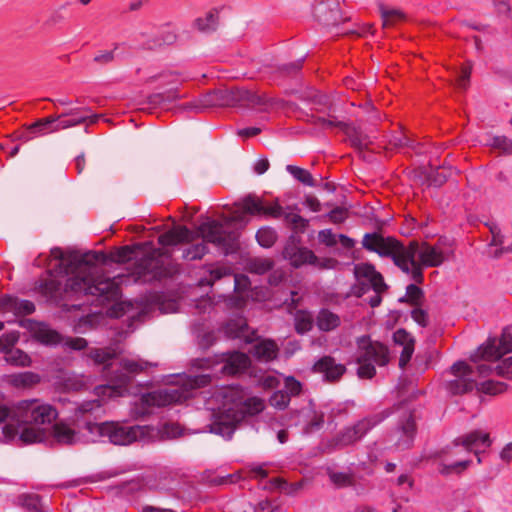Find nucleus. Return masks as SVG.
<instances>
[{
  "label": "nucleus",
  "mask_w": 512,
  "mask_h": 512,
  "mask_svg": "<svg viewBox=\"0 0 512 512\" xmlns=\"http://www.w3.org/2000/svg\"><path fill=\"white\" fill-rule=\"evenodd\" d=\"M0 418V442L24 446L45 443L53 446L72 445L88 442H109L126 446L134 442L150 443L165 439H174L185 434L178 423L153 425H128L118 421L96 423L87 421L81 432H77L64 423H52L51 418H33L34 421H20L21 418Z\"/></svg>",
  "instance_id": "nucleus-1"
},
{
  "label": "nucleus",
  "mask_w": 512,
  "mask_h": 512,
  "mask_svg": "<svg viewBox=\"0 0 512 512\" xmlns=\"http://www.w3.org/2000/svg\"><path fill=\"white\" fill-rule=\"evenodd\" d=\"M220 374L236 375L244 372L250 365V359L245 353L233 352L217 356L214 359H197L194 363L199 369L212 370V373L199 375L177 374L168 377L167 383L171 386L143 394L141 404L146 408L164 407L185 401L193 395V391L207 386L212 377H217L215 366L220 365Z\"/></svg>",
  "instance_id": "nucleus-2"
},
{
  "label": "nucleus",
  "mask_w": 512,
  "mask_h": 512,
  "mask_svg": "<svg viewBox=\"0 0 512 512\" xmlns=\"http://www.w3.org/2000/svg\"><path fill=\"white\" fill-rule=\"evenodd\" d=\"M51 256L60 261L64 273L68 276L65 292L73 295H91L103 301H116L120 297V276L106 278L96 266L97 261H104V252L94 251L83 255L64 256L60 248H53Z\"/></svg>",
  "instance_id": "nucleus-3"
},
{
  "label": "nucleus",
  "mask_w": 512,
  "mask_h": 512,
  "mask_svg": "<svg viewBox=\"0 0 512 512\" xmlns=\"http://www.w3.org/2000/svg\"><path fill=\"white\" fill-rule=\"evenodd\" d=\"M362 245L382 257H391L395 265L417 283L423 280V268L438 267L452 255V250L444 249L441 242L435 245L411 242L404 247L394 238L383 237L378 233L365 234Z\"/></svg>",
  "instance_id": "nucleus-4"
},
{
  "label": "nucleus",
  "mask_w": 512,
  "mask_h": 512,
  "mask_svg": "<svg viewBox=\"0 0 512 512\" xmlns=\"http://www.w3.org/2000/svg\"><path fill=\"white\" fill-rule=\"evenodd\" d=\"M212 416H256L265 408L263 399L252 396L243 398L242 390L236 387H223L218 389L207 402Z\"/></svg>",
  "instance_id": "nucleus-5"
},
{
  "label": "nucleus",
  "mask_w": 512,
  "mask_h": 512,
  "mask_svg": "<svg viewBox=\"0 0 512 512\" xmlns=\"http://www.w3.org/2000/svg\"><path fill=\"white\" fill-rule=\"evenodd\" d=\"M198 233L203 239L202 242L192 244L183 250L182 257L188 261L200 260L208 252L206 242L213 243L225 254L229 253L236 240L233 233L226 232L219 222L207 220L198 227Z\"/></svg>",
  "instance_id": "nucleus-6"
},
{
  "label": "nucleus",
  "mask_w": 512,
  "mask_h": 512,
  "mask_svg": "<svg viewBox=\"0 0 512 512\" xmlns=\"http://www.w3.org/2000/svg\"><path fill=\"white\" fill-rule=\"evenodd\" d=\"M178 271V265L171 260L170 253L162 249H153L135 263L131 276L135 282L149 283L171 277Z\"/></svg>",
  "instance_id": "nucleus-7"
},
{
  "label": "nucleus",
  "mask_w": 512,
  "mask_h": 512,
  "mask_svg": "<svg viewBox=\"0 0 512 512\" xmlns=\"http://www.w3.org/2000/svg\"><path fill=\"white\" fill-rule=\"evenodd\" d=\"M475 364L471 366L464 361H457L445 374L444 387L451 394H463L472 391L477 386V377L488 374L491 366L488 364Z\"/></svg>",
  "instance_id": "nucleus-8"
},
{
  "label": "nucleus",
  "mask_w": 512,
  "mask_h": 512,
  "mask_svg": "<svg viewBox=\"0 0 512 512\" xmlns=\"http://www.w3.org/2000/svg\"><path fill=\"white\" fill-rule=\"evenodd\" d=\"M359 365L357 373L360 378H372L375 375V365L387 364L388 349L379 342H372L369 337L358 339V351L356 356Z\"/></svg>",
  "instance_id": "nucleus-9"
},
{
  "label": "nucleus",
  "mask_w": 512,
  "mask_h": 512,
  "mask_svg": "<svg viewBox=\"0 0 512 512\" xmlns=\"http://www.w3.org/2000/svg\"><path fill=\"white\" fill-rule=\"evenodd\" d=\"M152 363L143 360L122 359L120 362L121 371H117L111 380L116 384L100 385L95 388V394L104 399L105 397H119L126 391V385L131 381L133 375L140 373Z\"/></svg>",
  "instance_id": "nucleus-10"
},
{
  "label": "nucleus",
  "mask_w": 512,
  "mask_h": 512,
  "mask_svg": "<svg viewBox=\"0 0 512 512\" xmlns=\"http://www.w3.org/2000/svg\"><path fill=\"white\" fill-rule=\"evenodd\" d=\"M469 454L459 438H455L450 445L435 452L434 457L439 459L438 472L443 476L462 473L471 464Z\"/></svg>",
  "instance_id": "nucleus-11"
},
{
  "label": "nucleus",
  "mask_w": 512,
  "mask_h": 512,
  "mask_svg": "<svg viewBox=\"0 0 512 512\" xmlns=\"http://www.w3.org/2000/svg\"><path fill=\"white\" fill-rule=\"evenodd\" d=\"M356 283L352 286V294L362 297L369 289L377 293H385L388 289L384 278L375 267L369 263H359L354 267Z\"/></svg>",
  "instance_id": "nucleus-12"
},
{
  "label": "nucleus",
  "mask_w": 512,
  "mask_h": 512,
  "mask_svg": "<svg viewBox=\"0 0 512 512\" xmlns=\"http://www.w3.org/2000/svg\"><path fill=\"white\" fill-rule=\"evenodd\" d=\"M509 352H512V325L503 330L500 339L489 338L471 354L470 359L474 362L480 360L496 361Z\"/></svg>",
  "instance_id": "nucleus-13"
},
{
  "label": "nucleus",
  "mask_w": 512,
  "mask_h": 512,
  "mask_svg": "<svg viewBox=\"0 0 512 512\" xmlns=\"http://www.w3.org/2000/svg\"><path fill=\"white\" fill-rule=\"evenodd\" d=\"M312 14L319 24L327 28L342 21L339 0H314Z\"/></svg>",
  "instance_id": "nucleus-14"
},
{
  "label": "nucleus",
  "mask_w": 512,
  "mask_h": 512,
  "mask_svg": "<svg viewBox=\"0 0 512 512\" xmlns=\"http://www.w3.org/2000/svg\"><path fill=\"white\" fill-rule=\"evenodd\" d=\"M417 425L415 418H400L395 429L391 432L389 440L399 451L410 449L414 443Z\"/></svg>",
  "instance_id": "nucleus-15"
},
{
  "label": "nucleus",
  "mask_w": 512,
  "mask_h": 512,
  "mask_svg": "<svg viewBox=\"0 0 512 512\" xmlns=\"http://www.w3.org/2000/svg\"><path fill=\"white\" fill-rule=\"evenodd\" d=\"M317 123L323 129L339 128L345 130V133L347 134L351 145L354 146L355 148L364 149L367 148L370 143H372L371 139L367 135L356 130L355 128L348 127L345 123L337 121L334 118L326 119L319 117L317 119Z\"/></svg>",
  "instance_id": "nucleus-16"
},
{
  "label": "nucleus",
  "mask_w": 512,
  "mask_h": 512,
  "mask_svg": "<svg viewBox=\"0 0 512 512\" xmlns=\"http://www.w3.org/2000/svg\"><path fill=\"white\" fill-rule=\"evenodd\" d=\"M236 208L232 212L228 221L233 223L246 224V215H262L264 205L262 201L254 196H247L235 204Z\"/></svg>",
  "instance_id": "nucleus-17"
},
{
  "label": "nucleus",
  "mask_w": 512,
  "mask_h": 512,
  "mask_svg": "<svg viewBox=\"0 0 512 512\" xmlns=\"http://www.w3.org/2000/svg\"><path fill=\"white\" fill-rule=\"evenodd\" d=\"M56 117L59 118L57 121L58 128L63 130L83 123L94 124L101 116L98 114H89L88 110L77 108Z\"/></svg>",
  "instance_id": "nucleus-18"
},
{
  "label": "nucleus",
  "mask_w": 512,
  "mask_h": 512,
  "mask_svg": "<svg viewBox=\"0 0 512 512\" xmlns=\"http://www.w3.org/2000/svg\"><path fill=\"white\" fill-rule=\"evenodd\" d=\"M213 421L205 426L204 430H195L189 432L200 433L209 432L221 436L225 440H230L237 429V425L241 418H211Z\"/></svg>",
  "instance_id": "nucleus-19"
},
{
  "label": "nucleus",
  "mask_w": 512,
  "mask_h": 512,
  "mask_svg": "<svg viewBox=\"0 0 512 512\" xmlns=\"http://www.w3.org/2000/svg\"><path fill=\"white\" fill-rule=\"evenodd\" d=\"M17 413L27 416H58L56 409L39 399L22 400L15 405Z\"/></svg>",
  "instance_id": "nucleus-20"
},
{
  "label": "nucleus",
  "mask_w": 512,
  "mask_h": 512,
  "mask_svg": "<svg viewBox=\"0 0 512 512\" xmlns=\"http://www.w3.org/2000/svg\"><path fill=\"white\" fill-rule=\"evenodd\" d=\"M34 311L35 306L29 300H21L8 295L0 298V312L3 314L11 313L17 317L32 314Z\"/></svg>",
  "instance_id": "nucleus-21"
},
{
  "label": "nucleus",
  "mask_w": 512,
  "mask_h": 512,
  "mask_svg": "<svg viewBox=\"0 0 512 512\" xmlns=\"http://www.w3.org/2000/svg\"><path fill=\"white\" fill-rule=\"evenodd\" d=\"M373 418H361L353 427L346 428L339 437L341 445H349L360 440L378 422H371Z\"/></svg>",
  "instance_id": "nucleus-22"
},
{
  "label": "nucleus",
  "mask_w": 512,
  "mask_h": 512,
  "mask_svg": "<svg viewBox=\"0 0 512 512\" xmlns=\"http://www.w3.org/2000/svg\"><path fill=\"white\" fill-rule=\"evenodd\" d=\"M395 345L402 348L399 359V366L404 368L414 353V338L404 329H398L393 334Z\"/></svg>",
  "instance_id": "nucleus-23"
},
{
  "label": "nucleus",
  "mask_w": 512,
  "mask_h": 512,
  "mask_svg": "<svg viewBox=\"0 0 512 512\" xmlns=\"http://www.w3.org/2000/svg\"><path fill=\"white\" fill-rule=\"evenodd\" d=\"M458 438L469 453L478 450L479 447L489 448L493 443L490 434L481 429L470 431Z\"/></svg>",
  "instance_id": "nucleus-24"
},
{
  "label": "nucleus",
  "mask_w": 512,
  "mask_h": 512,
  "mask_svg": "<svg viewBox=\"0 0 512 512\" xmlns=\"http://www.w3.org/2000/svg\"><path fill=\"white\" fill-rule=\"evenodd\" d=\"M283 256L294 267H300L304 264H315L317 260V257L311 250L294 245L286 246L283 250Z\"/></svg>",
  "instance_id": "nucleus-25"
},
{
  "label": "nucleus",
  "mask_w": 512,
  "mask_h": 512,
  "mask_svg": "<svg viewBox=\"0 0 512 512\" xmlns=\"http://www.w3.org/2000/svg\"><path fill=\"white\" fill-rule=\"evenodd\" d=\"M195 234L185 226H176L159 236L158 242L162 246H174L183 242H192Z\"/></svg>",
  "instance_id": "nucleus-26"
},
{
  "label": "nucleus",
  "mask_w": 512,
  "mask_h": 512,
  "mask_svg": "<svg viewBox=\"0 0 512 512\" xmlns=\"http://www.w3.org/2000/svg\"><path fill=\"white\" fill-rule=\"evenodd\" d=\"M314 369L323 373L328 380H336L345 372V367L342 364H336L331 357L321 358L315 363Z\"/></svg>",
  "instance_id": "nucleus-27"
},
{
  "label": "nucleus",
  "mask_w": 512,
  "mask_h": 512,
  "mask_svg": "<svg viewBox=\"0 0 512 512\" xmlns=\"http://www.w3.org/2000/svg\"><path fill=\"white\" fill-rule=\"evenodd\" d=\"M225 333L231 338H242L246 342L252 341L247 321L240 316L228 321L225 326Z\"/></svg>",
  "instance_id": "nucleus-28"
},
{
  "label": "nucleus",
  "mask_w": 512,
  "mask_h": 512,
  "mask_svg": "<svg viewBox=\"0 0 512 512\" xmlns=\"http://www.w3.org/2000/svg\"><path fill=\"white\" fill-rule=\"evenodd\" d=\"M250 286L249 278L243 274L234 275V289L236 296L229 299V305L235 308H242L245 304L244 297L247 296V289Z\"/></svg>",
  "instance_id": "nucleus-29"
},
{
  "label": "nucleus",
  "mask_w": 512,
  "mask_h": 512,
  "mask_svg": "<svg viewBox=\"0 0 512 512\" xmlns=\"http://www.w3.org/2000/svg\"><path fill=\"white\" fill-rule=\"evenodd\" d=\"M146 246L151 247V242H147L144 244H136L134 246H123L120 248H117L114 252H111L110 255H106V258L104 261L99 260L98 262L105 263L107 260H110L115 263H125L129 260H131L132 255L135 250L137 249H143Z\"/></svg>",
  "instance_id": "nucleus-30"
},
{
  "label": "nucleus",
  "mask_w": 512,
  "mask_h": 512,
  "mask_svg": "<svg viewBox=\"0 0 512 512\" xmlns=\"http://www.w3.org/2000/svg\"><path fill=\"white\" fill-rule=\"evenodd\" d=\"M253 355L261 361H271L276 358L278 346L272 340H262L253 347Z\"/></svg>",
  "instance_id": "nucleus-31"
},
{
  "label": "nucleus",
  "mask_w": 512,
  "mask_h": 512,
  "mask_svg": "<svg viewBox=\"0 0 512 512\" xmlns=\"http://www.w3.org/2000/svg\"><path fill=\"white\" fill-rule=\"evenodd\" d=\"M492 371L493 368L491 367V371L488 374L483 375L481 377H477V386H475L477 392L487 395H497L506 390V384L503 382L494 381L490 379L485 380V377L489 376L492 373Z\"/></svg>",
  "instance_id": "nucleus-32"
},
{
  "label": "nucleus",
  "mask_w": 512,
  "mask_h": 512,
  "mask_svg": "<svg viewBox=\"0 0 512 512\" xmlns=\"http://www.w3.org/2000/svg\"><path fill=\"white\" fill-rule=\"evenodd\" d=\"M40 381V376L34 372L26 371L7 376V382L16 388L31 387Z\"/></svg>",
  "instance_id": "nucleus-33"
},
{
  "label": "nucleus",
  "mask_w": 512,
  "mask_h": 512,
  "mask_svg": "<svg viewBox=\"0 0 512 512\" xmlns=\"http://www.w3.org/2000/svg\"><path fill=\"white\" fill-rule=\"evenodd\" d=\"M340 323V317L328 309H321L316 317V325L321 331L334 330Z\"/></svg>",
  "instance_id": "nucleus-34"
},
{
  "label": "nucleus",
  "mask_w": 512,
  "mask_h": 512,
  "mask_svg": "<svg viewBox=\"0 0 512 512\" xmlns=\"http://www.w3.org/2000/svg\"><path fill=\"white\" fill-rule=\"evenodd\" d=\"M379 12L382 19V26L384 28L393 27L397 23L406 19L403 11L394 8H388L383 4L379 5Z\"/></svg>",
  "instance_id": "nucleus-35"
},
{
  "label": "nucleus",
  "mask_w": 512,
  "mask_h": 512,
  "mask_svg": "<svg viewBox=\"0 0 512 512\" xmlns=\"http://www.w3.org/2000/svg\"><path fill=\"white\" fill-rule=\"evenodd\" d=\"M119 354V351L114 347H108V348H96L92 349L89 352V357L96 363V364H103L105 368H107L110 365V360L115 358Z\"/></svg>",
  "instance_id": "nucleus-36"
},
{
  "label": "nucleus",
  "mask_w": 512,
  "mask_h": 512,
  "mask_svg": "<svg viewBox=\"0 0 512 512\" xmlns=\"http://www.w3.org/2000/svg\"><path fill=\"white\" fill-rule=\"evenodd\" d=\"M58 120H59V118H57L56 116L55 117L50 116L47 118H43V119L35 122L34 124H32L29 129L32 133H35L38 135H45L48 133L56 132V131L60 130L58 128V123H57Z\"/></svg>",
  "instance_id": "nucleus-37"
},
{
  "label": "nucleus",
  "mask_w": 512,
  "mask_h": 512,
  "mask_svg": "<svg viewBox=\"0 0 512 512\" xmlns=\"http://www.w3.org/2000/svg\"><path fill=\"white\" fill-rule=\"evenodd\" d=\"M219 23V16L216 10L207 12L203 17H199L195 20L196 28L204 33L214 31Z\"/></svg>",
  "instance_id": "nucleus-38"
},
{
  "label": "nucleus",
  "mask_w": 512,
  "mask_h": 512,
  "mask_svg": "<svg viewBox=\"0 0 512 512\" xmlns=\"http://www.w3.org/2000/svg\"><path fill=\"white\" fill-rule=\"evenodd\" d=\"M17 502L29 512H45L41 498L37 494H21L18 496Z\"/></svg>",
  "instance_id": "nucleus-39"
},
{
  "label": "nucleus",
  "mask_w": 512,
  "mask_h": 512,
  "mask_svg": "<svg viewBox=\"0 0 512 512\" xmlns=\"http://www.w3.org/2000/svg\"><path fill=\"white\" fill-rule=\"evenodd\" d=\"M247 100L252 106L261 107L268 110L278 106L281 102L277 99L269 97L266 94L247 93Z\"/></svg>",
  "instance_id": "nucleus-40"
},
{
  "label": "nucleus",
  "mask_w": 512,
  "mask_h": 512,
  "mask_svg": "<svg viewBox=\"0 0 512 512\" xmlns=\"http://www.w3.org/2000/svg\"><path fill=\"white\" fill-rule=\"evenodd\" d=\"M295 329L298 333L304 334L310 331L313 327V317L310 312L299 310L294 316Z\"/></svg>",
  "instance_id": "nucleus-41"
},
{
  "label": "nucleus",
  "mask_w": 512,
  "mask_h": 512,
  "mask_svg": "<svg viewBox=\"0 0 512 512\" xmlns=\"http://www.w3.org/2000/svg\"><path fill=\"white\" fill-rule=\"evenodd\" d=\"M209 277L201 279V285H212L215 281L231 274L230 268L223 265H211L207 269Z\"/></svg>",
  "instance_id": "nucleus-42"
},
{
  "label": "nucleus",
  "mask_w": 512,
  "mask_h": 512,
  "mask_svg": "<svg viewBox=\"0 0 512 512\" xmlns=\"http://www.w3.org/2000/svg\"><path fill=\"white\" fill-rule=\"evenodd\" d=\"M418 413V406L412 400H404L396 403L390 414H397L398 416H414Z\"/></svg>",
  "instance_id": "nucleus-43"
},
{
  "label": "nucleus",
  "mask_w": 512,
  "mask_h": 512,
  "mask_svg": "<svg viewBox=\"0 0 512 512\" xmlns=\"http://www.w3.org/2000/svg\"><path fill=\"white\" fill-rule=\"evenodd\" d=\"M256 239L260 246L269 248L276 240V232L268 227L260 228L256 233Z\"/></svg>",
  "instance_id": "nucleus-44"
},
{
  "label": "nucleus",
  "mask_w": 512,
  "mask_h": 512,
  "mask_svg": "<svg viewBox=\"0 0 512 512\" xmlns=\"http://www.w3.org/2000/svg\"><path fill=\"white\" fill-rule=\"evenodd\" d=\"M6 361L16 366H29L31 364L30 357L21 350H11L7 353Z\"/></svg>",
  "instance_id": "nucleus-45"
},
{
  "label": "nucleus",
  "mask_w": 512,
  "mask_h": 512,
  "mask_svg": "<svg viewBox=\"0 0 512 512\" xmlns=\"http://www.w3.org/2000/svg\"><path fill=\"white\" fill-rule=\"evenodd\" d=\"M287 171L296 178L299 182L307 185V186H314L315 183L313 181L312 175L305 169H302L297 166L288 165Z\"/></svg>",
  "instance_id": "nucleus-46"
},
{
  "label": "nucleus",
  "mask_w": 512,
  "mask_h": 512,
  "mask_svg": "<svg viewBox=\"0 0 512 512\" xmlns=\"http://www.w3.org/2000/svg\"><path fill=\"white\" fill-rule=\"evenodd\" d=\"M37 337L42 343L47 345H55L60 342V335L46 326L39 328Z\"/></svg>",
  "instance_id": "nucleus-47"
},
{
  "label": "nucleus",
  "mask_w": 512,
  "mask_h": 512,
  "mask_svg": "<svg viewBox=\"0 0 512 512\" xmlns=\"http://www.w3.org/2000/svg\"><path fill=\"white\" fill-rule=\"evenodd\" d=\"M328 476L330 481L337 487H347L352 484V478L345 472H338L328 469Z\"/></svg>",
  "instance_id": "nucleus-48"
},
{
  "label": "nucleus",
  "mask_w": 512,
  "mask_h": 512,
  "mask_svg": "<svg viewBox=\"0 0 512 512\" xmlns=\"http://www.w3.org/2000/svg\"><path fill=\"white\" fill-rule=\"evenodd\" d=\"M487 144L493 148L501 150L504 153H512V140L505 136H494L488 141Z\"/></svg>",
  "instance_id": "nucleus-49"
},
{
  "label": "nucleus",
  "mask_w": 512,
  "mask_h": 512,
  "mask_svg": "<svg viewBox=\"0 0 512 512\" xmlns=\"http://www.w3.org/2000/svg\"><path fill=\"white\" fill-rule=\"evenodd\" d=\"M290 401L289 395L284 391H276L270 397V405L278 410L285 409Z\"/></svg>",
  "instance_id": "nucleus-50"
},
{
  "label": "nucleus",
  "mask_w": 512,
  "mask_h": 512,
  "mask_svg": "<svg viewBox=\"0 0 512 512\" xmlns=\"http://www.w3.org/2000/svg\"><path fill=\"white\" fill-rule=\"evenodd\" d=\"M421 296H422L421 289L418 286H416L415 284H410L406 288L405 296L401 297L399 299V301H401V302L407 301V302L416 304L420 300Z\"/></svg>",
  "instance_id": "nucleus-51"
},
{
  "label": "nucleus",
  "mask_w": 512,
  "mask_h": 512,
  "mask_svg": "<svg viewBox=\"0 0 512 512\" xmlns=\"http://www.w3.org/2000/svg\"><path fill=\"white\" fill-rule=\"evenodd\" d=\"M288 223L292 224L295 228L304 229L307 225V220L302 218L298 213L285 211L282 216Z\"/></svg>",
  "instance_id": "nucleus-52"
},
{
  "label": "nucleus",
  "mask_w": 512,
  "mask_h": 512,
  "mask_svg": "<svg viewBox=\"0 0 512 512\" xmlns=\"http://www.w3.org/2000/svg\"><path fill=\"white\" fill-rule=\"evenodd\" d=\"M272 268V262L269 259H255L250 264L252 272L263 274Z\"/></svg>",
  "instance_id": "nucleus-53"
},
{
  "label": "nucleus",
  "mask_w": 512,
  "mask_h": 512,
  "mask_svg": "<svg viewBox=\"0 0 512 512\" xmlns=\"http://www.w3.org/2000/svg\"><path fill=\"white\" fill-rule=\"evenodd\" d=\"M494 369L498 375L506 378H512V356L497 364Z\"/></svg>",
  "instance_id": "nucleus-54"
},
{
  "label": "nucleus",
  "mask_w": 512,
  "mask_h": 512,
  "mask_svg": "<svg viewBox=\"0 0 512 512\" xmlns=\"http://www.w3.org/2000/svg\"><path fill=\"white\" fill-rule=\"evenodd\" d=\"M318 239L321 243L328 247L335 246L338 243L337 235L334 234L331 229H324L319 231Z\"/></svg>",
  "instance_id": "nucleus-55"
},
{
  "label": "nucleus",
  "mask_w": 512,
  "mask_h": 512,
  "mask_svg": "<svg viewBox=\"0 0 512 512\" xmlns=\"http://www.w3.org/2000/svg\"><path fill=\"white\" fill-rule=\"evenodd\" d=\"M285 392L290 395H298L301 391V383L292 376L284 378Z\"/></svg>",
  "instance_id": "nucleus-56"
},
{
  "label": "nucleus",
  "mask_w": 512,
  "mask_h": 512,
  "mask_svg": "<svg viewBox=\"0 0 512 512\" xmlns=\"http://www.w3.org/2000/svg\"><path fill=\"white\" fill-rule=\"evenodd\" d=\"M260 385L266 389H272L277 387L281 382V375L279 374H267L261 377Z\"/></svg>",
  "instance_id": "nucleus-57"
},
{
  "label": "nucleus",
  "mask_w": 512,
  "mask_h": 512,
  "mask_svg": "<svg viewBox=\"0 0 512 512\" xmlns=\"http://www.w3.org/2000/svg\"><path fill=\"white\" fill-rule=\"evenodd\" d=\"M324 425V418H310L303 428V434L310 435L319 431Z\"/></svg>",
  "instance_id": "nucleus-58"
},
{
  "label": "nucleus",
  "mask_w": 512,
  "mask_h": 512,
  "mask_svg": "<svg viewBox=\"0 0 512 512\" xmlns=\"http://www.w3.org/2000/svg\"><path fill=\"white\" fill-rule=\"evenodd\" d=\"M284 214V209L280 206V204L275 201L267 206H264V211L262 215H268L273 218H281Z\"/></svg>",
  "instance_id": "nucleus-59"
},
{
  "label": "nucleus",
  "mask_w": 512,
  "mask_h": 512,
  "mask_svg": "<svg viewBox=\"0 0 512 512\" xmlns=\"http://www.w3.org/2000/svg\"><path fill=\"white\" fill-rule=\"evenodd\" d=\"M347 216H348L347 210L344 208H340V207L330 211L327 214V217L329 218V220L335 224L344 222L346 220Z\"/></svg>",
  "instance_id": "nucleus-60"
},
{
  "label": "nucleus",
  "mask_w": 512,
  "mask_h": 512,
  "mask_svg": "<svg viewBox=\"0 0 512 512\" xmlns=\"http://www.w3.org/2000/svg\"><path fill=\"white\" fill-rule=\"evenodd\" d=\"M100 407H101V402L98 399L89 401V402H85L79 407V413L86 414V413H90V412H95L96 409H99Z\"/></svg>",
  "instance_id": "nucleus-61"
},
{
  "label": "nucleus",
  "mask_w": 512,
  "mask_h": 512,
  "mask_svg": "<svg viewBox=\"0 0 512 512\" xmlns=\"http://www.w3.org/2000/svg\"><path fill=\"white\" fill-rule=\"evenodd\" d=\"M412 319L420 326L424 327L427 325V314L424 310L416 308L411 312Z\"/></svg>",
  "instance_id": "nucleus-62"
},
{
  "label": "nucleus",
  "mask_w": 512,
  "mask_h": 512,
  "mask_svg": "<svg viewBox=\"0 0 512 512\" xmlns=\"http://www.w3.org/2000/svg\"><path fill=\"white\" fill-rule=\"evenodd\" d=\"M275 506L268 500H262L254 506V512H274Z\"/></svg>",
  "instance_id": "nucleus-63"
},
{
  "label": "nucleus",
  "mask_w": 512,
  "mask_h": 512,
  "mask_svg": "<svg viewBox=\"0 0 512 512\" xmlns=\"http://www.w3.org/2000/svg\"><path fill=\"white\" fill-rule=\"evenodd\" d=\"M500 459L509 464L512 461V442L507 443L499 453Z\"/></svg>",
  "instance_id": "nucleus-64"
}]
</instances>
